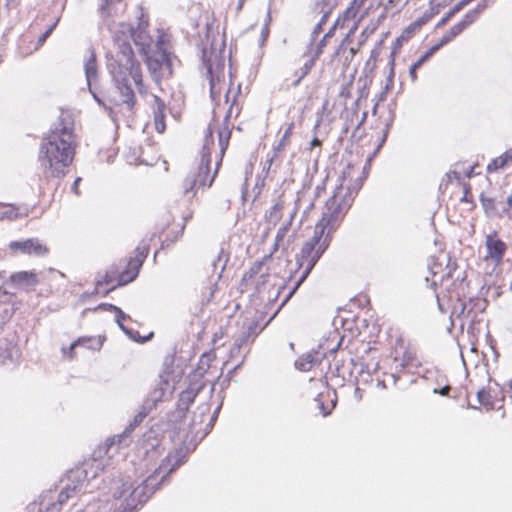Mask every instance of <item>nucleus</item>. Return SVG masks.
<instances>
[{
	"instance_id": "f257e3e1",
	"label": "nucleus",
	"mask_w": 512,
	"mask_h": 512,
	"mask_svg": "<svg viewBox=\"0 0 512 512\" xmlns=\"http://www.w3.org/2000/svg\"><path fill=\"white\" fill-rule=\"evenodd\" d=\"M124 28L114 38L118 50L110 64V71L116 86L109 97V111L114 119L128 121L134 116L137 104L135 92L128 83L129 77L134 81L140 95H146L148 89L143 82L141 64L135 58L130 43L123 37L125 33H128L133 41L138 44L136 31L132 26H124Z\"/></svg>"
},
{
	"instance_id": "f03ea898",
	"label": "nucleus",
	"mask_w": 512,
	"mask_h": 512,
	"mask_svg": "<svg viewBox=\"0 0 512 512\" xmlns=\"http://www.w3.org/2000/svg\"><path fill=\"white\" fill-rule=\"evenodd\" d=\"M241 86L237 85L236 93L229 104V108L220 123L216 116H213L209 123L205 135L204 144L201 151V157L182 181V190L184 194L194 197L198 191L212 186L218 173L223 156L229 146L232 131L229 121L235 113L238 116L241 108L237 104V96L240 94Z\"/></svg>"
},
{
	"instance_id": "7ed1b4c3",
	"label": "nucleus",
	"mask_w": 512,
	"mask_h": 512,
	"mask_svg": "<svg viewBox=\"0 0 512 512\" xmlns=\"http://www.w3.org/2000/svg\"><path fill=\"white\" fill-rule=\"evenodd\" d=\"M72 122L61 119L42 139L38 162L45 179L65 176L72 164L77 148Z\"/></svg>"
},
{
	"instance_id": "20e7f679",
	"label": "nucleus",
	"mask_w": 512,
	"mask_h": 512,
	"mask_svg": "<svg viewBox=\"0 0 512 512\" xmlns=\"http://www.w3.org/2000/svg\"><path fill=\"white\" fill-rule=\"evenodd\" d=\"M149 251L148 241L142 240L136 247L133 257L120 259L111 265L104 275L96 281V293L106 295L112 290L132 282L138 276Z\"/></svg>"
},
{
	"instance_id": "39448f33",
	"label": "nucleus",
	"mask_w": 512,
	"mask_h": 512,
	"mask_svg": "<svg viewBox=\"0 0 512 512\" xmlns=\"http://www.w3.org/2000/svg\"><path fill=\"white\" fill-rule=\"evenodd\" d=\"M352 205L351 197L344 199L333 194L326 202L322 217L316 223L314 232L316 235L328 237L340 226L345 214Z\"/></svg>"
},
{
	"instance_id": "423d86ee",
	"label": "nucleus",
	"mask_w": 512,
	"mask_h": 512,
	"mask_svg": "<svg viewBox=\"0 0 512 512\" xmlns=\"http://www.w3.org/2000/svg\"><path fill=\"white\" fill-rule=\"evenodd\" d=\"M352 205L351 197L344 199L333 194L326 202L322 217L316 223L314 232L316 235L328 237L340 226L345 214Z\"/></svg>"
},
{
	"instance_id": "0eeeda50",
	"label": "nucleus",
	"mask_w": 512,
	"mask_h": 512,
	"mask_svg": "<svg viewBox=\"0 0 512 512\" xmlns=\"http://www.w3.org/2000/svg\"><path fill=\"white\" fill-rule=\"evenodd\" d=\"M429 271L431 277L426 279L431 281L435 290L439 288L441 293H446L450 298L460 296L458 290L463 285V278L460 275L454 276L456 272L455 265L446 264L444 266L439 260L433 259L429 264Z\"/></svg>"
},
{
	"instance_id": "6e6552de",
	"label": "nucleus",
	"mask_w": 512,
	"mask_h": 512,
	"mask_svg": "<svg viewBox=\"0 0 512 512\" xmlns=\"http://www.w3.org/2000/svg\"><path fill=\"white\" fill-rule=\"evenodd\" d=\"M329 245L330 240L328 237L316 235L315 232L313 236L303 244L298 258V264L300 267H305V269L294 290L299 287L302 281L311 272Z\"/></svg>"
},
{
	"instance_id": "1a4fd4ad",
	"label": "nucleus",
	"mask_w": 512,
	"mask_h": 512,
	"mask_svg": "<svg viewBox=\"0 0 512 512\" xmlns=\"http://www.w3.org/2000/svg\"><path fill=\"white\" fill-rule=\"evenodd\" d=\"M371 8L372 7L369 6L364 9V11L361 14V16L359 17V19L354 23L352 28L348 31V33L342 39L338 48L332 55V58H331L332 65L335 66V68L340 67L343 73H345V71L348 69L354 56L357 54V52L360 50L361 46L365 42V40L359 41L357 47H350L349 50L347 51L349 44H351V42L353 41L354 34H355L356 30L358 29L360 22L366 16L369 15Z\"/></svg>"
},
{
	"instance_id": "9d476101",
	"label": "nucleus",
	"mask_w": 512,
	"mask_h": 512,
	"mask_svg": "<svg viewBox=\"0 0 512 512\" xmlns=\"http://www.w3.org/2000/svg\"><path fill=\"white\" fill-rule=\"evenodd\" d=\"M366 178L364 168L358 164H348L341 175L340 184L333 194L344 199L351 197V201L361 189Z\"/></svg>"
},
{
	"instance_id": "9b49d317",
	"label": "nucleus",
	"mask_w": 512,
	"mask_h": 512,
	"mask_svg": "<svg viewBox=\"0 0 512 512\" xmlns=\"http://www.w3.org/2000/svg\"><path fill=\"white\" fill-rule=\"evenodd\" d=\"M207 70L210 82V95L213 100H218L225 85V63L217 55L207 61Z\"/></svg>"
},
{
	"instance_id": "f8f14e48",
	"label": "nucleus",
	"mask_w": 512,
	"mask_h": 512,
	"mask_svg": "<svg viewBox=\"0 0 512 512\" xmlns=\"http://www.w3.org/2000/svg\"><path fill=\"white\" fill-rule=\"evenodd\" d=\"M264 263L263 261H257L251 265V267L243 274L239 289L241 293L247 292L251 289L259 290L262 285L265 284L269 273L263 272Z\"/></svg>"
},
{
	"instance_id": "ddd939ff",
	"label": "nucleus",
	"mask_w": 512,
	"mask_h": 512,
	"mask_svg": "<svg viewBox=\"0 0 512 512\" xmlns=\"http://www.w3.org/2000/svg\"><path fill=\"white\" fill-rule=\"evenodd\" d=\"M8 247L10 251L15 254H24L35 257H44L50 252L48 245L39 238L11 241Z\"/></svg>"
},
{
	"instance_id": "4468645a",
	"label": "nucleus",
	"mask_w": 512,
	"mask_h": 512,
	"mask_svg": "<svg viewBox=\"0 0 512 512\" xmlns=\"http://www.w3.org/2000/svg\"><path fill=\"white\" fill-rule=\"evenodd\" d=\"M185 228L184 222H176L170 216H167L159 223L158 239L161 246H169L175 243L183 234Z\"/></svg>"
},
{
	"instance_id": "2eb2a0df",
	"label": "nucleus",
	"mask_w": 512,
	"mask_h": 512,
	"mask_svg": "<svg viewBox=\"0 0 512 512\" xmlns=\"http://www.w3.org/2000/svg\"><path fill=\"white\" fill-rule=\"evenodd\" d=\"M477 397L479 403L486 410L502 408L505 399L504 391L497 383L489 384L483 389L479 390L477 392Z\"/></svg>"
},
{
	"instance_id": "dca6fc26",
	"label": "nucleus",
	"mask_w": 512,
	"mask_h": 512,
	"mask_svg": "<svg viewBox=\"0 0 512 512\" xmlns=\"http://www.w3.org/2000/svg\"><path fill=\"white\" fill-rule=\"evenodd\" d=\"M486 255L485 261H490L494 265H499L507 251L506 243L499 237L497 231H493L485 238Z\"/></svg>"
},
{
	"instance_id": "f3484780",
	"label": "nucleus",
	"mask_w": 512,
	"mask_h": 512,
	"mask_svg": "<svg viewBox=\"0 0 512 512\" xmlns=\"http://www.w3.org/2000/svg\"><path fill=\"white\" fill-rule=\"evenodd\" d=\"M83 485H71L67 484L60 492L56 493V491L49 490L45 492L43 495H49L50 504L49 506H56L57 512H60L62 506L73 497H76L82 490Z\"/></svg>"
},
{
	"instance_id": "a211bd4d",
	"label": "nucleus",
	"mask_w": 512,
	"mask_h": 512,
	"mask_svg": "<svg viewBox=\"0 0 512 512\" xmlns=\"http://www.w3.org/2000/svg\"><path fill=\"white\" fill-rule=\"evenodd\" d=\"M476 13L470 12L467 13L458 23L453 25L449 31H447L439 42L436 44L438 49L442 46L448 44L453 39H455L458 35H460L469 25H471L476 19Z\"/></svg>"
},
{
	"instance_id": "6ab92c4d",
	"label": "nucleus",
	"mask_w": 512,
	"mask_h": 512,
	"mask_svg": "<svg viewBox=\"0 0 512 512\" xmlns=\"http://www.w3.org/2000/svg\"><path fill=\"white\" fill-rule=\"evenodd\" d=\"M9 282L17 289L32 290L39 280L34 271H19L10 275Z\"/></svg>"
},
{
	"instance_id": "aec40b11",
	"label": "nucleus",
	"mask_w": 512,
	"mask_h": 512,
	"mask_svg": "<svg viewBox=\"0 0 512 512\" xmlns=\"http://www.w3.org/2000/svg\"><path fill=\"white\" fill-rule=\"evenodd\" d=\"M29 213L27 206L0 202V221H15L27 217Z\"/></svg>"
},
{
	"instance_id": "412c9836",
	"label": "nucleus",
	"mask_w": 512,
	"mask_h": 512,
	"mask_svg": "<svg viewBox=\"0 0 512 512\" xmlns=\"http://www.w3.org/2000/svg\"><path fill=\"white\" fill-rule=\"evenodd\" d=\"M448 184L456 185L462 189V196L459 198L461 202L473 203L474 197L471 191V185L468 182H463L461 173L458 171H451L447 173Z\"/></svg>"
},
{
	"instance_id": "4be33fe9",
	"label": "nucleus",
	"mask_w": 512,
	"mask_h": 512,
	"mask_svg": "<svg viewBox=\"0 0 512 512\" xmlns=\"http://www.w3.org/2000/svg\"><path fill=\"white\" fill-rule=\"evenodd\" d=\"M152 109H153V118H154L155 129L157 132L163 133L166 129V124H165L166 105H165L164 101L157 95H153Z\"/></svg>"
},
{
	"instance_id": "5701e85b",
	"label": "nucleus",
	"mask_w": 512,
	"mask_h": 512,
	"mask_svg": "<svg viewBox=\"0 0 512 512\" xmlns=\"http://www.w3.org/2000/svg\"><path fill=\"white\" fill-rule=\"evenodd\" d=\"M368 0H352L345 11L337 18L336 25L344 26L345 22L355 19Z\"/></svg>"
},
{
	"instance_id": "b1692460",
	"label": "nucleus",
	"mask_w": 512,
	"mask_h": 512,
	"mask_svg": "<svg viewBox=\"0 0 512 512\" xmlns=\"http://www.w3.org/2000/svg\"><path fill=\"white\" fill-rule=\"evenodd\" d=\"M510 166H512V148L492 159L486 170L488 173H495Z\"/></svg>"
},
{
	"instance_id": "393cba45",
	"label": "nucleus",
	"mask_w": 512,
	"mask_h": 512,
	"mask_svg": "<svg viewBox=\"0 0 512 512\" xmlns=\"http://www.w3.org/2000/svg\"><path fill=\"white\" fill-rule=\"evenodd\" d=\"M401 348L403 349L401 354L398 350H396L395 361L399 362L403 368L409 366H417L418 358L415 350L410 348Z\"/></svg>"
},
{
	"instance_id": "a878e982",
	"label": "nucleus",
	"mask_w": 512,
	"mask_h": 512,
	"mask_svg": "<svg viewBox=\"0 0 512 512\" xmlns=\"http://www.w3.org/2000/svg\"><path fill=\"white\" fill-rule=\"evenodd\" d=\"M314 66L315 64L313 63V60L306 58L303 64L294 71L291 85L293 87L299 86L302 80L311 72Z\"/></svg>"
},
{
	"instance_id": "bb28decb",
	"label": "nucleus",
	"mask_w": 512,
	"mask_h": 512,
	"mask_svg": "<svg viewBox=\"0 0 512 512\" xmlns=\"http://www.w3.org/2000/svg\"><path fill=\"white\" fill-rule=\"evenodd\" d=\"M482 206L488 215H498L503 216L501 213V203L504 201H497L496 198L486 197L484 195L481 196Z\"/></svg>"
},
{
	"instance_id": "cd10ccee",
	"label": "nucleus",
	"mask_w": 512,
	"mask_h": 512,
	"mask_svg": "<svg viewBox=\"0 0 512 512\" xmlns=\"http://www.w3.org/2000/svg\"><path fill=\"white\" fill-rule=\"evenodd\" d=\"M49 504V495H41L39 502H34L27 507V512H57V507H50Z\"/></svg>"
},
{
	"instance_id": "c85d7f7f",
	"label": "nucleus",
	"mask_w": 512,
	"mask_h": 512,
	"mask_svg": "<svg viewBox=\"0 0 512 512\" xmlns=\"http://www.w3.org/2000/svg\"><path fill=\"white\" fill-rule=\"evenodd\" d=\"M294 128H295L294 122H290L287 125V127H286V129L284 131V134L282 135V137L278 141L277 145L274 147V154H275V156H277L279 153H281L283 150H285V148L287 146H289V144L291 142V137L293 135Z\"/></svg>"
},
{
	"instance_id": "c756f323",
	"label": "nucleus",
	"mask_w": 512,
	"mask_h": 512,
	"mask_svg": "<svg viewBox=\"0 0 512 512\" xmlns=\"http://www.w3.org/2000/svg\"><path fill=\"white\" fill-rule=\"evenodd\" d=\"M89 341H90V338L80 337L77 340H75L73 343H71L70 346L63 347L61 350L63 358L65 360L72 361L76 356L75 349L78 346L84 345L85 343H87Z\"/></svg>"
},
{
	"instance_id": "7c9ffc66",
	"label": "nucleus",
	"mask_w": 512,
	"mask_h": 512,
	"mask_svg": "<svg viewBox=\"0 0 512 512\" xmlns=\"http://www.w3.org/2000/svg\"><path fill=\"white\" fill-rule=\"evenodd\" d=\"M203 386L193 387L190 386L186 390L182 391L180 394V402L184 404L186 407H189L196 399L197 395L201 391Z\"/></svg>"
},
{
	"instance_id": "2f4dec72",
	"label": "nucleus",
	"mask_w": 512,
	"mask_h": 512,
	"mask_svg": "<svg viewBox=\"0 0 512 512\" xmlns=\"http://www.w3.org/2000/svg\"><path fill=\"white\" fill-rule=\"evenodd\" d=\"M283 205L281 203H275L269 210L266 216L267 222L274 226L282 219Z\"/></svg>"
},
{
	"instance_id": "473e14b6",
	"label": "nucleus",
	"mask_w": 512,
	"mask_h": 512,
	"mask_svg": "<svg viewBox=\"0 0 512 512\" xmlns=\"http://www.w3.org/2000/svg\"><path fill=\"white\" fill-rule=\"evenodd\" d=\"M85 72L88 80L97 76V59L93 51H91L89 58L85 62Z\"/></svg>"
},
{
	"instance_id": "72a5a7b5",
	"label": "nucleus",
	"mask_w": 512,
	"mask_h": 512,
	"mask_svg": "<svg viewBox=\"0 0 512 512\" xmlns=\"http://www.w3.org/2000/svg\"><path fill=\"white\" fill-rule=\"evenodd\" d=\"M426 19L425 18H420L414 22H412L409 26H407L402 35H401V38L403 39H408L410 37H412L417 31H419L422 26L426 23Z\"/></svg>"
},
{
	"instance_id": "f704fd0d",
	"label": "nucleus",
	"mask_w": 512,
	"mask_h": 512,
	"mask_svg": "<svg viewBox=\"0 0 512 512\" xmlns=\"http://www.w3.org/2000/svg\"><path fill=\"white\" fill-rule=\"evenodd\" d=\"M314 363V356L311 354H307L304 357L300 358L296 365L302 371H309Z\"/></svg>"
},
{
	"instance_id": "c9c22d12",
	"label": "nucleus",
	"mask_w": 512,
	"mask_h": 512,
	"mask_svg": "<svg viewBox=\"0 0 512 512\" xmlns=\"http://www.w3.org/2000/svg\"><path fill=\"white\" fill-rule=\"evenodd\" d=\"M438 47L436 45L432 46L427 52H425L415 63L412 65L419 69L428 59H430L437 51Z\"/></svg>"
},
{
	"instance_id": "e433bc0d",
	"label": "nucleus",
	"mask_w": 512,
	"mask_h": 512,
	"mask_svg": "<svg viewBox=\"0 0 512 512\" xmlns=\"http://www.w3.org/2000/svg\"><path fill=\"white\" fill-rule=\"evenodd\" d=\"M353 83V78H349L345 83L342 85L339 96L343 98L344 100H347L351 97V87Z\"/></svg>"
},
{
	"instance_id": "4c0bfd02",
	"label": "nucleus",
	"mask_w": 512,
	"mask_h": 512,
	"mask_svg": "<svg viewBox=\"0 0 512 512\" xmlns=\"http://www.w3.org/2000/svg\"><path fill=\"white\" fill-rule=\"evenodd\" d=\"M122 0H103L101 4V11L106 16H109L111 13V8L115 3L121 2Z\"/></svg>"
},
{
	"instance_id": "58836bf2",
	"label": "nucleus",
	"mask_w": 512,
	"mask_h": 512,
	"mask_svg": "<svg viewBox=\"0 0 512 512\" xmlns=\"http://www.w3.org/2000/svg\"><path fill=\"white\" fill-rule=\"evenodd\" d=\"M56 27V23L52 24L39 38L37 48L41 47L47 38L51 35L52 31Z\"/></svg>"
},
{
	"instance_id": "ea45409f",
	"label": "nucleus",
	"mask_w": 512,
	"mask_h": 512,
	"mask_svg": "<svg viewBox=\"0 0 512 512\" xmlns=\"http://www.w3.org/2000/svg\"><path fill=\"white\" fill-rule=\"evenodd\" d=\"M123 491L120 493L119 497H123L125 496L126 494H128L129 496H132L136 489L133 488V484L131 483H123Z\"/></svg>"
},
{
	"instance_id": "a19ab883",
	"label": "nucleus",
	"mask_w": 512,
	"mask_h": 512,
	"mask_svg": "<svg viewBox=\"0 0 512 512\" xmlns=\"http://www.w3.org/2000/svg\"><path fill=\"white\" fill-rule=\"evenodd\" d=\"M475 301H479V300L478 299H469V301L467 303H463L460 315L465 317V318H469L470 317V309L467 310V308H468V306H470Z\"/></svg>"
},
{
	"instance_id": "79ce46f5",
	"label": "nucleus",
	"mask_w": 512,
	"mask_h": 512,
	"mask_svg": "<svg viewBox=\"0 0 512 512\" xmlns=\"http://www.w3.org/2000/svg\"><path fill=\"white\" fill-rule=\"evenodd\" d=\"M114 313H115L116 322L121 327H123V322L126 320L127 316L124 314V312L119 307H117V309L115 310Z\"/></svg>"
},
{
	"instance_id": "37998d69",
	"label": "nucleus",
	"mask_w": 512,
	"mask_h": 512,
	"mask_svg": "<svg viewBox=\"0 0 512 512\" xmlns=\"http://www.w3.org/2000/svg\"><path fill=\"white\" fill-rule=\"evenodd\" d=\"M323 50H324V48H322L320 46H317V49L312 54H309V55H306V56H307V58L309 60H313V63L316 64V61L318 60V58L323 53Z\"/></svg>"
},
{
	"instance_id": "c03bdc74",
	"label": "nucleus",
	"mask_w": 512,
	"mask_h": 512,
	"mask_svg": "<svg viewBox=\"0 0 512 512\" xmlns=\"http://www.w3.org/2000/svg\"><path fill=\"white\" fill-rule=\"evenodd\" d=\"M203 14L206 16L207 20H209L210 18L212 19L211 23L209 21H207L206 24H205L206 28H207V31H209L211 29V26L213 25V23L215 21L214 12L211 11V10H204Z\"/></svg>"
},
{
	"instance_id": "a18cd8bd",
	"label": "nucleus",
	"mask_w": 512,
	"mask_h": 512,
	"mask_svg": "<svg viewBox=\"0 0 512 512\" xmlns=\"http://www.w3.org/2000/svg\"><path fill=\"white\" fill-rule=\"evenodd\" d=\"M96 309L115 312V310L117 309V306H115L113 304H109V303H101L97 306Z\"/></svg>"
},
{
	"instance_id": "49530a36",
	"label": "nucleus",
	"mask_w": 512,
	"mask_h": 512,
	"mask_svg": "<svg viewBox=\"0 0 512 512\" xmlns=\"http://www.w3.org/2000/svg\"><path fill=\"white\" fill-rule=\"evenodd\" d=\"M81 182V178L80 177H77L75 179V181L73 182L72 186H71V190L73 191V193L75 195H79L80 194V191H79V184Z\"/></svg>"
},
{
	"instance_id": "de8ad7c7",
	"label": "nucleus",
	"mask_w": 512,
	"mask_h": 512,
	"mask_svg": "<svg viewBox=\"0 0 512 512\" xmlns=\"http://www.w3.org/2000/svg\"><path fill=\"white\" fill-rule=\"evenodd\" d=\"M477 165V163L472 165L467 171L464 172L466 178L470 179L478 174L475 172V168L477 167Z\"/></svg>"
},
{
	"instance_id": "09e8293b",
	"label": "nucleus",
	"mask_w": 512,
	"mask_h": 512,
	"mask_svg": "<svg viewBox=\"0 0 512 512\" xmlns=\"http://www.w3.org/2000/svg\"><path fill=\"white\" fill-rule=\"evenodd\" d=\"M417 68H415L413 65L410 66L409 68V75H410V78L413 82H415L418 78L417 76Z\"/></svg>"
},
{
	"instance_id": "8fccbe9b",
	"label": "nucleus",
	"mask_w": 512,
	"mask_h": 512,
	"mask_svg": "<svg viewBox=\"0 0 512 512\" xmlns=\"http://www.w3.org/2000/svg\"><path fill=\"white\" fill-rule=\"evenodd\" d=\"M449 391H450V386H449V385L444 386V387H443L442 389H440V390H437V389H435V390H434V392H435V393H439V394H441L442 396H446V395H448Z\"/></svg>"
},
{
	"instance_id": "3c124183",
	"label": "nucleus",
	"mask_w": 512,
	"mask_h": 512,
	"mask_svg": "<svg viewBox=\"0 0 512 512\" xmlns=\"http://www.w3.org/2000/svg\"><path fill=\"white\" fill-rule=\"evenodd\" d=\"M321 145V141L317 137H314L310 142V149L312 150L314 147H320Z\"/></svg>"
},
{
	"instance_id": "603ef678",
	"label": "nucleus",
	"mask_w": 512,
	"mask_h": 512,
	"mask_svg": "<svg viewBox=\"0 0 512 512\" xmlns=\"http://www.w3.org/2000/svg\"><path fill=\"white\" fill-rule=\"evenodd\" d=\"M205 359H206L207 361H210V360H211V359H210V355H209V354H207V353L203 354V355L201 356V358H200V364H202V363L204 362V360H205Z\"/></svg>"
},
{
	"instance_id": "864d4df0",
	"label": "nucleus",
	"mask_w": 512,
	"mask_h": 512,
	"mask_svg": "<svg viewBox=\"0 0 512 512\" xmlns=\"http://www.w3.org/2000/svg\"><path fill=\"white\" fill-rule=\"evenodd\" d=\"M326 39L325 37H323L320 42L318 43V46L324 48L326 46Z\"/></svg>"
},
{
	"instance_id": "5fc2aeb1",
	"label": "nucleus",
	"mask_w": 512,
	"mask_h": 512,
	"mask_svg": "<svg viewBox=\"0 0 512 512\" xmlns=\"http://www.w3.org/2000/svg\"><path fill=\"white\" fill-rule=\"evenodd\" d=\"M471 350H472L473 352H477V350H478V348H477V346H476V343H475L474 341H472V342H471Z\"/></svg>"
},
{
	"instance_id": "6e6d98bb",
	"label": "nucleus",
	"mask_w": 512,
	"mask_h": 512,
	"mask_svg": "<svg viewBox=\"0 0 512 512\" xmlns=\"http://www.w3.org/2000/svg\"><path fill=\"white\" fill-rule=\"evenodd\" d=\"M78 486L80 485H88V482H85V481H82L80 484H77ZM86 491V489L84 488V486H82V490L80 493H84Z\"/></svg>"
},
{
	"instance_id": "4d7b16f0",
	"label": "nucleus",
	"mask_w": 512,
	"mask_h": 512,
	"mask_svg": "<svg viewBox=\"0 0 512 512\" xmlns=\"http://www.w3.org/2000/svg\"><path fill=\"white\" fill-rule=\"evenodd\" d=\"M246 2V0H238V9H242L244 3Z\"/></svg>"
},
{
	"instance_id": "13d9d810",
	"label": "nucleus",
	"mask_w": 512,
	"mask_h": 512,
	"mask_svg": "<svg viewBox=\"0 0 512 512\" xmlns=\"http://www.w3.org/2000/svg\"><path fill=\"white\" fill-rule=\"evenodd\" d=\"M333 34V29H331L329 32H327L323 37L328 38L331 37Z\"/></svg>"
},
{
	"instance_id": "bf43d9fd",
	"label": "nucleus",
	"mask_w": 512,
	"mask_h": 512,
	"mask_svg": "<svg viewBox=\"0 0 512 512\" xmlns=\"http://www.w3.org/2000/svg\"><path fill=\"white\" fill-rule=\"evenodd\" d=\"M231 93V89H229L225 95V98H226V103H229V94Z\"/></svg>"
},
{
	"instance_id": "052dcab7",
	"label": "nucleus",
	"mask_w": 512,
	"mask_h": 512,
	"mask_svg": "<svg viewBox=\"0 0 512 512\" xmlns=\"http://www.w3.org/2000/svg\"><path fill=\"white\" fill-rule=\"evenodd\" d=\"M99 510H100V505H99V503H97L96 509H93L92 512H99Z\"/></svg>"
},
{
	"instance_id": "680f3d73",
	"label": "nucleus",
	"mask_w": 512,
	"mask_h": 512,
	"mask_svg": "<svg viewBox=\"0 0 512 512\" xmlns=\"http://www.w3.org/2000/svg\"><path fill=\"white\" fill-rule=\"evenodd\" d=\"M152 336H153V333H150V335H149L148 337L144 338V340H143V341H146V340L151 339V338H152Z\"/></svg>"
},
{
	"instance_id": "e2e57ef3",
	"label": "nucleus",
	"mask_w": 512,
	"mask_h": 512,
	"mask_svg": "<svg viewBox=\"0 0 512 512\" xmlns=\"http://www.w3.org/2000/svg\"><path fill=\"white\" fill-rule=\"evenodd\" d=\"M199 25H200V23L196 21L194 26H195V28H197V27H199Z\"/></svg>"
},
{
	"instance_id": "0e129e2a",
	"label": "nucleus",
	"mask_w": 512,
	"mask_h": 512,
	"mask_svg": "<svg viewBox=\"0 0 512 512\" xmlns=\"http://www.w3.org/2000/svg\"><path fill=\"white\" fill-rule=\"evenodd\" d=\"M272 162H273V158H271V159L269 160V167L271 166Z\"/></svg>"
},
{
	"instance_id": "69168bd1",
	"label": "nucleus",
	"mask_w": 512,
	"mask_h": 512,
	"mask_svg": "<svg viewBox=\"0 0 512 512\" xmlns=\"http://www.w3.org/2000/svg\"><path fill=\"white\" fill-rule=\"evenodd\" d=\"M217 337H218V334H217V333H215V334H214V338H213V340L215 341V339H216Z\"/></svg>"
}]
</instances>
